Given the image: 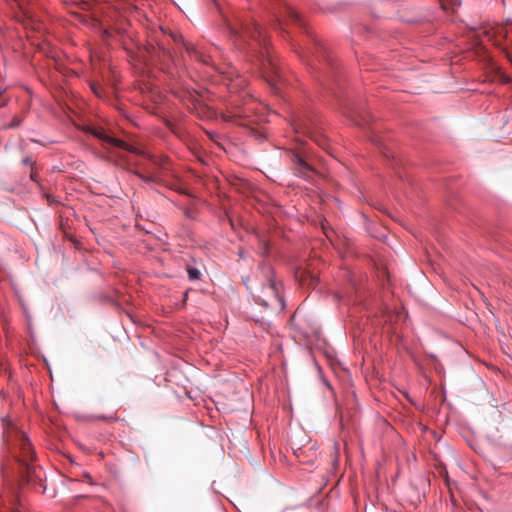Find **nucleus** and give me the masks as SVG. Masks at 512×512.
<instances>
[{"label":"nucleus","mask_w":512,"mask_h":512,"mask_svg":"<svg viewBox=\"0 0 512 512\" xmlns=\"http://www.w3.org/2000/svg\"><path fill=\"white\" fill-rule=\"evenodd\" d=\"M4 434L5 440L9 446H12L13 448H19L21 453L19 461H21L26 466V481H32L35 470L28 465V462L34 458V452L31 443L22 431H19L13 426L7 428Z\"/></svg>","instance_id":"f257e3e1"},{"label":"nucleus","mask_w":512,"mask_h":512,"mask_svg":"<svg viewBox=\"0 0 512 512\" xmlns=\"http://www.w3.org/2000/svg\"><path fill=\"white\" fill-rule=\"evenodd\" d=\"M233 33L239 34L240 38L246 39L250 38L255 45L252 47L255 48L256 46L261 48V61L263 66L266 65V63L270 66H274L272 63V60L269 57V49H268V41L267 36L263 29L259 27L256 23H246L242 25L241 32L238 30H233Z\"/></svg>","instance_id":"f03ea898"},{"label":"nucleus","mask_w":512,"mask_h":512,"mask_svg":"<svg viewBox=\"0 0 512 512\" xmlns=\"http://www.w3.org/2000/svg\"><path fill=\"white\" fill-rule=\"evenodd\" d=\"M485 33L497 46H502L503 41L507 42V45L503 49L512 63V24L509 22L497 24L489 30H486Z\"/></svg>","instance_id":"7ed1b4c3"},{"label":"nucleus","mask_w":512,"mask_h":512,"mask_svg":"<svg viewBox=\"0 0 512 512\" xmlns=\"http://www.w3.org/2000/svg\"><path fill=\"white\" fill-rule=\"evenodd\" d=\"M291 162L295 175L310 180L315 174V169L298 153H292Z\"/></svg>","instance_id":"20e7f679"},{"label":"nucleus","mask_w":512,"mask_h":512,"mask_svg":"<svg viewBox=\"0 0 512 512\" xmlns=\"http://www.w3.org/2000/svg\"><path fill=\"white\" fill-rule=\"evenodd\" d=\"M295 278L303 287H315L318 283L316 275L304 268H298L295 271Z\"/></svg>","instance_id":"39448f33"},{"label":"nucleus","mask_w":512,"mask_h":512,"mask_svg":"<svg viewBox=\"0 0 512 512\" xmlns=\"http://www.w3.org/2000/svg\"><path fill=\"white\" fill-rule=\"evenodd\" d=\"M94 135L98 139L102 140L107 145L115 146V147L121 148L123 150L129 151V152H133V153L137 152V150L135 148H133L132 146H130L126 142H124L122 140H119V139H116V138H113L111 136H108V135H106L102 131H96L94 133Z\"/></svg>","instance_id":"423d86ee"},{"label":"nucleus","mask_w":512,"mask_h":512,"mask_svg":"<svg viewBox=\"0 0 512 512\" xmlns=\"http://www.w3.org/2000/svg\"><path fill=\"white\" fill-rule=\"evenodd\" d=\"M248 116V109L247 108H241L238 105H235L233 108L229 109L224 114V119L227 121H234L236 119L245 118Z\"/></svg>","instance_id":"0eeeda50"},{"label":"nucleus","mask_w":512,"mask_h":512,"mask_svg":"<svg viewBox=\"0 0 512 512\" xmlns=\"http://www.w3.org/2000/svg\"><path fill=\"white\" fill-rule=\"evenodd\" d=\"M184 47L186 51L194 57L196 60L200 61L203 64H209V57L205 56L201 51H199L194 45L189 43H184Z\"/></svg>","instance_id":"6e6552de"},{"label":"nucleus","mask_w":512,"mask_h":512,"mask_svg":"<svg viewBox=\"0 0 512 512\" xmlns=\"http://www.w3.org/2000/svg\"><path fill=\"white\" fill-rule=\"evenodd\" d=\"M286 15H287V19H286L287 22L289 21L291 23H295L300 26L302 25V19H301L300 15L292 8L286 9Z\"/></svg>","instance_id":"1a4fd4ad"},{"label":"nucleus","mask_w":512,"mask_h":512,"mask_svg":"<svg viewBox=\"0 0 512 512\" xmlns=\"http://www.w3.org/2000/svg\"><path fill=\"white\" fill-rule=\"evenodd\" d=\"M187 273L189 279L192 281L199 280L201 277V272L195 267L187 266Z\"/></svg>","instance_id":"9d476101"},{"label":"nucleus","mask_w":512,"mask_h":512,"mask_svg":"<svg viewBox=\"0 0 512 512\" xmlns=\"http://www.w3.org/2000/svg\"><path fill=\"white\" fill-rule=\"evenodd\" d=\"M23 164L24 165H27V166H33V161L30 157H25L23 160H22Z\"/></svg>","instance_id":"9b49d317"},{"label":"nucleus","mask_w":512,"mask_h":512,"mask_svg":"<svg viewBox=\"0 0 512 512\" xmlns=\"http://www.w3.org/2000/svg\"><path fill=\"white\" fill-rule=\"evenodd\" d=\"M19 124H20L19 120H14L9 126L10 127H17V126H19Z\"/></svg>","instance_id":"f8f14e48"},{"label":"nucleus","mask_w":512,"mask_h":512,"mask_svg":"<svg viewBox=\"0 0 512 512\" xmlns=\"http://www.w3.org/2000/svg\"><path fill=\"white\" fill-rule=\"evenodd\" d=\"M263 253H266L267 252V247H268V244L266 241H263Z\"/></svg>","instance_id":"ddd939ff"},{"label":"nucleus","mask_w":512,"mask_h":512,"mask_svg":"<svg viewBox=\"0 0 512 512\" xmlns=\"http://www.w3.org/2000/svg\"><path fill=\"white\" fill-rule=\"evenodd\" d=\"M160 49L162 50L164 55H169V51L166 50L164 47H161Z\"/></svg>","instance_id":"4468645a"},{"label":"nucleus","mask_w":512,"mask_h":512,"mask_svg":"<svg viewBox=\"0 0 512 512\" xmlns=\"http://www.w3.org/2000/svg\"><path fill=\"white\" fill-rule=\"evenodd\" d=\"M174 41H178L182 38V36L173 35Z\"/></svg>","instance_id":"2eb2a0df"},{"label":"nucleus","mask_w":512,"mask_h":512,"mask_svg":"<svg viewBox=\"0 0 512 512\" xmlns=\"http://www.w3.org/2000/svg\"><path fill=\"white\" fill-rule=\"evenodd\" d=\"M139 177H140V178H142V179H143V180H145V181H150V178H148V177H144L143 175H139Z\"/></svg>","instance_id":"dca6fc26"},{"label":"nucleus","mask_w":512,"mask_h":512,"mask_svg":"<svg viewBox=\"0 0 512 512\" xmlns=\"http://www.w3.org/2000/svg\"><path fill=\"white\" fill-rule=\"evenodd\" d=\"M30 177H31L32 180H35L36 174L34 172H31Z\"/></svg>","instance_id":"f3484780"},{"label":"nucleus","mask_w":512,"mask_h":512,"mask_svg":"<svg viewBox=\"0 0 512 512\" xmlns=\"http://www.w3.org/2000/svg\"><path fill=\"white\" fill-rule=\"evenodd\" d=\"M315 141L318 143V145H322V143L320 141H318L317 139H315Z\"/></svg>","instance_id":"a211bd4d"}]
</instances>
